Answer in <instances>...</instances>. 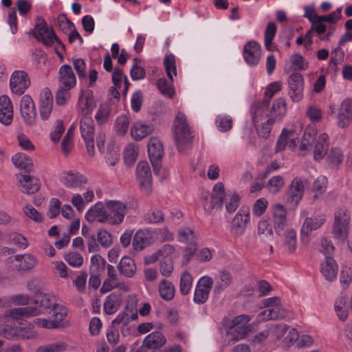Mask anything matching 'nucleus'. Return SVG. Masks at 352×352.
Instances as JSON below:
<instances>
[{"instance_id":"4","label":"nucleus","mask_w":352,"mask_h":352,"mask_svg":"<svg viewBox=\"0 0 352 352\" xmlns=\"http://www.w3.org/2000/svg\"><path fill=\"white\" fill-rule=\"evenodd\" d=\"M80 131L88 154L91 157L94 156L95 154V124L91 116H83L80 118Z\"/></svg>"},{"instance_id":"12","label":"nucleus","mask_w":352,"mask_h":352,"mask_svg":"<svg viewBox=\"0 0 352 352\" xmlns=\"http://www.w3.org/2000/svg\"><path fill=\"white\" fill-rule=\"evenodd\" d=\"M30 79L28 73L23 70L12 72L10 79V87L12 92L18 96L25 93L30 86Z\"/></svg>"},{"instance_id":"34","label":"nucleus","mask_w":352,"mask_h":352,"mask_svg":"<svg viewBox=\"0 0 352 352\" xmlns=\"http://www.w3.org/2000/svg\"><path fill=\"white\" fill-rule=\"evenodd\" d=\"M325 222L323 217H307L301 228V234L308 236L314 230H318Z\"/></svg>"},{"instance_id":"5","label":"nucleus","mask_w":352,"mask_h":352,"mask_svg":"<svg viewBox=\"0 0 352 352\" xmlns=\"http://www.w3.org/2000/svg\"><path fill=\"white\" fill-rule=\"evenodd\" d=\"M138 300L136 295H129L124 311L113 320L112 324L127 325L131 321L137 320L138 318Z\"/></svg>"},{"instance_id":"50","label":"nucleus","mask_w":352,"mask_h":352,"mask_svg":"<svg viewBox=\"0 0 352 352\" xmlns=\"http://www.w3.org/2000/svg\"><path fill=\"white\" fill-rule=\"evenodd\" d=\"M285 184V179L281 175H275L268 180L266 188L270 193L276 194L283 189Z\"/></svg>"},{"instance_id":"57","label":"nucleus","mask_w":352,"mask_h":352,"mask_svg":"<svg viewBox=\"0 0 352 352\" xmlns=\"http://www.w3.org/2000/svg\"><path fill=\"white\" fill-rule=\"evenodd\" d=\"M14 334L23 339H33L37 337L32 324H29L27 327H16L14 329Z\"/></svg>"},{"instance_id":"38","label":"nucleus","mask_w":352,"mask_h":352,"mask_svg":"<svg viewBox=\"0 0 352 352\" xmlns=\"http://www.w3.org/2000/svg\"><path fill=\"white\" fill-rule=\"evenodd\" d=\"M122 302L120 294L112 293L106 297L104 302V312L108 315L115 314L120 308Z\"/></svg>"},{"instance_id":"8","label":"nucleus","mask_w":352,"mask_h":352,"mask_svg":"<svg viewBox=\"0 0 352 352\" xmlns=\"http://www.w3.org/2000/svg\"><path fill=\"white\" fill-rule=\"evenodd\" d=\"M107 209L109 224L115 226L121 224L126 214V206L119 201L109 200L104 202Z\"/></svg>"},{"instance_id":"47","label":"nucleus","mask_w":352,"mask_h":352,"mask_svg":"<svg viewBox=\"0 0 352 352\" xmlns=\"http://www.w3.org/2000/svg\"><path fill=\"white\" fill-rule=\"evenodd\" d=\"M275 122V120L269 117L265 121L254 123L258 135L262 138L267 139L270 134L272 126Z\"/></svg>"},{"instance_id":"52","label":"nucleus","mask_w":352,"mask_h":352,"mask_svg":"<svg viewBox=\"0 0 352 352\" xmlns=\"http://www.w3.org/2000/svg\"><path fill=\"white\" fill-rule=\"evenodd\" d=\"M164 65L168 78L173 82V74L177 75L175 56L172 54H166L164 58Z\"/></svg>"},{"instance_id":"30","label":"nucleus","mask_w":352,"mask_h":352,"mask_svg":"<svg viewBox=\"0 0 352 352\" xmlns=\"http://www.w3.org/2000/svg\"><path fill=\"white\" fill-rule=\"evenodd\" d=\"M153 129V124L138 121L132 126L131 135L133 140L140 141L151 134Z\"/></svg>"},{"instance_id":"58","label":"nucleus","mask_w":352,"mask_h":352,"mask_svg":"<svg viewBox=\"0 0 352 352\" xmlns=\"http://www.w3.org/2000/svg\"><path fill=\"white\" fill-rule=\"evenodd\" d=\"M192 276L188 272L182 273L179 280V292L182 295H186L191 289Z\"/></svg>"},{"instance_id":"20","label":"nucleus","mask_w":352,"mask_h":352,"mask_svg":"<svg viewBox=\"0 0 352 352\" xmlns=\"http://www.w3.org/2000/svg\"><path fill=\"white\" fill-rule=\"evenodd\" d=\"M153 232L148 229L138 230L132 241L133 249L139 252L149 246L153 242Z\"/></svg>"},{"instance_id":"32","label":"nucleus","mask_w":352,"mask_h":352,"mask_svg":"<svg viewBox=\"0 0 352 352\" xmlns=\"http://www.w3.org/2000/svg\"><path fill=\"white\" fill-rule=\"evenodd\" d=\"M19 183L23 193L34 194L40 189L39 180L29 175H21Z\"/></svg>"},{"instance_id":"35","label":"nucleus","mask_w":352,"mask_h":352,"mask_svg":"<svg viewBox=\"0 0 352 352\" xmlns=\"http://www.w3.org/2000/svg\"><path fill=\"white\" fill-rule=\"evenodd\" d=\"M41 311L36 307H25L14 308L10 310L9 316L14 319L19 320L22 318H30L41 314Z\"/></svg>"},{"instance_id":"6","label":"nucleus","mask_w":352,"mask_h":352,"mask_svg":"<svg viewBox=\"0 0 352 352\" xmlns=\"http://www.w3.org/2000/svg\"><path fill=\"white\" fill-rule=\"evenodd\" d=\"M288 95L294 102L301 101L304 97L305 80L298 72L288 74Z\"/></svg>"},{"instance_id":"2","label":"nucleus","mask_w":352,"mask_h":352,"mask_svg":"<svg viewBox=\"0 0 352 352\" xmlns=\"http://www.w3.org/2000/svg\"><path fill=\"white\" fill-rule=\"evenodd\" d=\"M34 37L38 42L47 47L52 46L54 43L65 49L64 44L57 37L54 30L50 28L45 21L41 17L36 19L34 30H32Z\"/></svg>"},{"instance_id":"21","label":"nucleus","mask_w":352,"mask_h":352,"mask_svg":"<svg viewBox=\"0 0 352 352\" xmlns=\"http://www.w3.org/2000/svg\"><path fill=\"white\" fill-rule=\"evenodd\" d=\"M85 219L89 222L98 221L100 223L108 224L109 220L107 209L102 202H98L94 206L91 207L85 214Z\"/></svg>"},{"instance_id":"37","label":"nucleus","mask_w":352,"mask_h":352,"mask_svg":"<svg viewBox=\"0 0 352 352\" xmlns=\"http://www.w3.org/2000/svg\"><path fill=\"white\" fill-rule=\"evenodd\" d=\"M118 269L121 275L131 278L136 273V265L135 261L129 256H123L118 265Z\"/></svg>"},{"instance_id":"44","label":"nucleus","mask_w":352,"mask_h":352,"mask_svg":"<svg viewBox=\"0 0 352 352\" xmlns=\"http://www.w3.org/2000/svg\"><path fill=\"white\" fill-rule=\"evenodd\" d=\"M277 26L274 22H270L267 25L264 32V43L265 48L268 51H275L276 46L273 45L272 41L276 36Z\"/></svg>"},{"instance_id":"62","label":"nucleus","mask_w":352,"mask_h":352,"mask_svg":"<svg viewBox=\"0 0 352 352\" xmlns=\"http://www.w3.org/2000/svg\"><path fill=\"white\" fill-rule=\"evenodd\" d=\"M268 207V201L264 198L261 197L257 199L252 206V214L256 217L262 216Z\"/></svg>"},{"instance_id":"19","label":"nucleus","mask_w":352,"mask_h":352,"mask_svg":"<svg viewBox=\"0 0 352 352\" xmlns=\"http://www.w3.org/2000/svg\"><path fill=\"white\" fill-rule=\"evenodd\" d=\"M269 99L254 102L250 109L253 123H259L270 117Z\"/></svg>"},{"instance_id":"11","label":"nucleus","mask_w":352,"mask_h":352,"mask_svg":"<svg viewBox=\"0 0 352 352\" xmlns=\"http://www.w3.org/2000/svg\"><path fill=\"white\" fill-rule=\"evenodd\" d=\"M214 280L209 276L200 278L196 285L193 301L198 305L204 304L208 299Z\"/></svg>"},{"instance_id":"24","label":"nucleus","mask_w":352,"mask_h":352,"mask_svg":"<svg viewBox=\"0 0 352 352\" xmlns=\"http://www.w3.org/2000/svg\"><path fill=\"white\" fill-rule=\"evenodd\" d=\"M59 86L72 89L76 85V77L72 68L69 65H63L58 71Z\"/></svg>"},{"instance_id":"16","label":"nucleus","mask_w":352,"mask_h":352,"mask_svg":"<svg viewBox=\"0 0 352 352\" xmlns=\"http://www.w3.org/2000/svg\"><path fill=\"white\" fill-rule=\"evenodd\" d=\"M20 112L23 122L28 125H32L36 120V111L34 102L30 95L22 96L20 102Z\"/></svg>"},{"instance_id":"1","label":"nucleus","mask_w":352,"mask_h":352,"mask_svg":"<svg viewBox=\"0 0 352 352\" xmlns=\"http://www.w3.org/2000/svg\"><path fill=\"white\" fill-rule=\"evenodd\" d=\"M173 134L179 151L186 149L192 142L193 136L187 124L186 116L179 112L175 119Z\"/></svg>"},{"instance_id":"39","label":"nucleus","mask_w":352,"mask_h":352,"mask_svg":"<svg viewBox=\"0 0 352 352\" xmlns=\"http://www.w3.org/2000/svg\"><path fill=\"white\" fill-rule=\"evenodd\" d=\"M329 136L327 133H322L318 137L314 151L315 160H322L327 153L329 146Z\"/></svg>"},{"instance_id":"46","label":"nucleus","mask_w":352,"mask_h":352,"mask_svg":"<svg viewBox=\"0 0 352 352\" xmlns=\"http://www.w3.org/2000/svg\"><path fill=\"white\" fill-rule=\"evenodd\" d=\"M250 321V317L248 315L239 316L232 320L234 326H235L234 331H237L240 335L238 336L235 340L237 341L239 339H243L245 337L247 333L246 328L244 327L245 324Z\"/></svg>"},{"instance_id":"54","label":"nucleus","mask_w":352,"mask_h":352,"mask_svg":"<svg viewBox=\"0 0 352 352\" xmlns=\"http://www.w3.org/2000/svg\"><path fill=\"white\" fill-rule=\"evenodd\" d=\"M110 115V106L108 104H100L95 116L97 124L98 125H102L107 123L109 120Z\"/></svg>"},{"instance_id":"45","label":"nucleus","mask_w":352,"mask_h":352,"mask_svg":"<svg viewBox=\"0 0 352 352\" xmlns=\"http://www.w3.org/2000/svg\"><path fill=\"white\" fill-rule=\"evenodd\" d=\"M334 309L337 316L341 321H345L349 316L347 299L345 296H341L336 299Z\"/></svg>"},{"instance_id":"10","label":"nucleus","mask_w":352,"mask_h":352,"mask_svg":"<svg viewBox=\"0 0 352 352\" xmlns=\"http://www.w3.org/2000/svg\"><path fill=\"white\" fill-rule=\"evenodd\" d=\"M272 222L275 232L281 235L287 226V212L283 205L274 204L271 206Z\"/></svg>"},{"instance_id":"33","label":"nucleus","mask_w":352,"mask_h":352,"mask_svg":"<svg viewBox=\"0 0 352 352\" xmlns=\"http://www.w3.org/2000/svg\"><path fill=\"white\" fill-rule=\"evenodd\" d=\"M14 261L16 262L15 267L19 271L30 270L37 264L36 258L30 254L15 255Z\"/></svg>"},{"instance_id":"7","label":"nucleus","mask_w":352,"mask_h":352,"mask_svg":"<svg viewBox=\"0 0 352 352\" xmlns=\"http://www.w3.org/2000/svg\"><path fill=\"white\" fill-rule=\"evenodd\" d=\"M309 184L306 179L295 177L287 190V201L294 206H297L304 195L305 188Z\"/></svg>"},{"instance_id":"64","label":"nucleus","mask_w":352,"mask_h":352,"mask_svg":"<svg viewBox=\"0 0 352 352\" xmlns=\"http://www.w3.org/2000/svg\"><path fill=\"white\" fill-rule=\"evenodd\" d=\"M8 239L10 243H13L19 248L22 250L27 248L29 245L28 239L22 234L17 232H12L9 234Z\"/></svg>"},{"instance_id":"61","label":"nucleus","mask_w":352,"mask_h":352,"mask_svg":"<svg viewBox=\"0 0 352 352\" xmlns=\"http://www.w3.org/2000/svg\"><path fill=\"white\" fill-rule=\"evenodd\" d=\"M327 183V177L322 175L318 177L315 179L313 184V191L316 192L315 198H317L318 195L323 194L326 191Z\"/></svg>"},{"instance_id":"49","label":"nucleus","mask_w":352,"mask_h":352,"mask_svg":"<svg viewBox=\"0 0 352 352\" xmlns=\"http://www.w3.org/2000/svg\"><path fill=\"white\" fill-rule=\"evenodd\" d=\"M316 135L317 131L315 129V127H307L304 131V134L302 138L300 148L301 150L308 149V146H309L312 143L315 142Z\"/></svg>"},{"instance_id":"36","label":"nucleus","mask_w":352,"mask_h":352,"mask_svg":"<svg viewBox=\"0 0 352 352\" xmlns=\"http://www.w3.org/2000/svg\"><path fill=\"white\" fill-rule=\"evenodd\" d=\"M287 112V106L285 98H278L275 100L270 110V118L276 122H280Z\"/></svg>"},{"instance_id":"18","label":"nucleus","mask_w":352,"mask_h":352,"mask_svg":"<svg viewBox=\"0 0 352 352\" xmlns=\"http://www.w3.org/2000/svg\"><path fill=\"white\" fill-rule=\"evenodd\" d=\"M96 103L91 90L82 91L78 100L77 109L82 117L89 116L93 112Z\"/></svg>"},{"instance_id":"51","label":"nucleus","mask_w":352,"mask_h":352,"mask_svg":"<svg viewBox=\"0 0 352 352\" xmlns=\"http://www.w3.org/2000/svg\"><path fill=\"white\" fill-rule=\"evenodd\" d=\"M36 304L45 309L54 308L57 304L55 302L54 297L49 294L39 293L35 296Z\"/></svg>"},{"instance_id":"22","label":"nucleus","mask_w":352,"mask_h":352,"mask_svg":"<svg viewBox=\"0 0 352 352\" xmlns=\"http://www.w3.org/2000/svg\"><path fill=\"white\" fill-rule=\"evenodd\" d=\"M53 107V96L50 90L45 88L40 94L39 114L43 120H48Z\"/></svg>"},{"instance_id":"9","label":"nucleus","mask_w":352,"mask_h":352,"mask_svg":"<svg viewBox=\"0 0 352 352\" xmlns=\"http://www.w3.org/2000/svg\"><path fill=\"white\" fill-rule=\"evenodd\" d=\"M147 146L154 173L158 175L161 168V160L164 154L162 143L159 138L152 137L150 138Z\"/></svg>"},{"instance_id":"29","label":"nucleus","mask_w":352,"mask_h":352,"mask_svg":"<svg viewBox=\"0 0 352 352\" xmlns=\"http://www.w3.org/2000/svg\"><path fill=\"white\" fill-rule=\"evenodd\" d=\"M338 271V266L335 260L332 256H327L320 266V272L324 278L328 281H333L337 277Z\"/></svg>"},{"instance_id":"23","label":"nucleus","mask_w":352,"mask_h":352,"mask_svg":"<svg viewBox=\"0 0 352 352\" xmlns=\"http://www.w3.org/2000/svg\"><path fill=\"white\" fill-rule=\"evenodd\" d=\"M287 315V310L280 304L262 311L257 315L256 320L258 323H260L270 320H281L285 318Z\"/></svg>"},{"instance_id":"40","label":"nucleus","mask_w":352,"mask_h":352,"mask_svg":"<svg viewBox=\"0 0 352 352\" xmlns=\"http://www.w3.org/2000/svg\"><path fill=\"white\" fill-rule=\"evenodd\" d=\"M13 164L18 168L24 170L27 173L33 170L32 160L26 154L19 153L12 157Z\"/></svg>"},{"instance_id":"28","label":"nucleus","mask_w":352,"mask_h":352,"mask_svg":"<svg viewBox=\"0 0 352 352\" xmlns=\"http://www.w3.org/2000/svg\"><path fill=\"white\" fill-rule=\"evenodd\" d=\"M352 120V100H344L338 114V125L341 128H345L349 125Z\"/></svg>"},{"instance_id":"63","label":"nucleus","mask_w":352,"mask_h":352,"mask_svg":"<svg viewBox=\"0 0 352 352\" xmlns=\"http://www.w3.org/2000/svg\"><path fill=\"white\" fill-rule=\"evenodd\" d=\"M97 240L99 244L104 248H109L113 243L112 234L106 230H98Z\"/></svg>"},{"instance_id":"56","label":"nucleus","mask_w":352,"mask_h":352,"mask_svg":"<svg viewBox=\"0 0 352 352\" xmlns=\"http://www.w3.org/2000/svg\"><path fill=\"white\" fill-rule=\"evenodd\" d=\"M129 126V118L125 115H121L115 121L114 129L118 135L124 136L128 131Z\"/></svg>"},{"instance_id":"55","label":"nucleus","mask_w":352,"mask_h":352,"mask_svg":"<svg viewBox=\"0 0 352 352\" xmlns=\"http://www.w3.org/2000/svg\"><path fill=\"white\" fill-rule=\"evenodd\" d=\"M144 220L148 223H160L164 220L163 212L157 208H152L144 214Z\"/></svg>"},{"instance_id":"17","label":"nucleus","mask_w":352,"mask_h":352,"mask_svg":"<svg viewBox=\"0 0 352 352\" xmlns=\"http://www.w3.org/2000/svg\"><path fill=\"white\" fill-rule=\"evenodd\" d=\"M243 55L245 63L249 66H256L261 57V45L256 41H250L248 42L244 45Z\"/></svg>"},{"instance_id":"3","label":"nucleus","mask_w":352,"mask_h":352,"mask_svg":"<svg viewBox=\"0 0 352 352\" xmlns=\"http://www.w3.org/2000/svg\"><path fill=\"white\" fill-rule=\"evenodd\" d=\"M351 214L346 208H339L335 212L334 222L332 229L333 237L340 242L347 238L349 231Z\"/></svg>"},{"instance_id":"25","label":"nucleus","mask_w":352,"mask_h":352,"mask_svg":"<svg viewBox=\"0 0 352 352\" xmlns=\"http://www.w3.org/2000/svg\"><path fill=\"white\" fill-rule=\"evenodd\" d=\"M13 120V106L10 98L3 95L0 96V122L3 125H10Z\"/></svg>"},{"instance_id":"13","label":"nucleus","mask_w":352,"mask_h":352,"mask_svg":"<svg viewBox=\"0 0 352 352\" xmlns=\"http://www.w3.org/2000/svg\"><path fill=\"white\" fill-rule=\"evenodd\" d=\"M136 175L142 190L146 195L152 191V175L147 162L141 161L136 168Z\"/></svg>"},{"instance_id":"48","label":"nucleus","mask_w":352,"mask_h":352,"mask_svg":"<svg viewBox=\"0 0 352 352\" xmlns=\"http://www.w3.org/2000/svg\"><path fill=\"white\" fill-rule=\"evenodd\" d=\"M178 241L186 245H196L197 243L195 233L189 228H184L179 230Z\"/></svg>"},{"instance_id":"31","label":"nucleus","mask_w":352,"mask_h":352,"mask_svg":"<svg viewBox=\"0 0 352 352\" xmlns=\"http://www.w3.org/2000/svg\"><path fill=\"white\" fill-rule=\"evenodd\" d=\"M308 67V62L299 54H292L289 58V64L285 65L284 72L290 74L297 71L305 70Z\"/></svg>"},{"instance_id":"41","label":"nucleus","mask_w":352,"mask_h":352,"mask_svg":"<svg viewBox=\"0 0 352 352\" xmlns=\"http://www.w3.org/2000/svg\"><path fill=\"white\" fill-rule=\"evenodd\" d=\"M233 282V276L232 274L226 270H222L219 271L216 277V285L214 291L220 292L228 288Z\"/></svg>"},{"instance_id":"27","label":"nucleus","mask_w":352,"mask_h":352,"mask_svg":"<svg viewBox=\"0 0 352 352\" xmlns=\"http://www.w3.org/2000/svg\"><path fill=\"white\" fill-rule=\"evenodd\" d=\"M225 198L226 192L224 186L222 182H218L213 187L210 206L208 208L205 206V208L208 210L214 208L221 209L223 207Z\"/></svg>"},{"instance_id":"59","label":"nucleus","mask_w":352,"mask_h":352,"mask_svg":"<svg viewBox=\"0 0 352 352\" xmlns=\"http://www.w3.org/2000/svg\"><path fill=\"white\" fill-rule=\"evenodd\" d=\"M215 123L217 129L221 132L228 131L232 127V119L231 117L226 115L218 116L216 118Z\"/></svg>"},{"instance_id":"53","label":"nucleus","mask_w":352,"mask_h":352,"mask_svg":"<svg viewBox=\"0 0 352 352\" xmlns=\"http://www.w3.org/2000/svg\"><path fill=\"white\" fill-rule=\"evenodd\" d=\"M138 146L135 144H128L124 151V159L128 166L135 163L138 155Z\"/></svg>"},{"instance_id":"42","label":"nucleus","mask_w":352,"mask_h":352,"mask_svg":"<svg viewBox=\"0 0 352 352\" xmlns=\"http://www.w3.org/2000/svg\"><path fill=\"white\" fill-rule=\"evenodd\" d=\"M273 227L266 219L260 220L257 226V233L263 242L271 241L274 239Z\"/></svg>"},{"instance_id":"15","label":"nucleus","mask_w":352,"mask_h":352,"mask_svg":"<svg viewBox=\"0 0 352 352\" xmlns=\"http://www.w3.org/2000/svg\"><path fill=\"white\" fill-rule=\"evenodd\" d=\"M60 182L68 188H81L87 184V178L76 170H67L62 173Z\"/></svg>"},{"instance_id":"14","label":"nucleus","mask_w":352,"mask_h":352,"mask_svg":"<svg viewBox=\"0 0 352 352\" xmlns=\"http://www.w3.org/2000/svg\"><path fill=\"white\" fill-rule=\"evenodd\" d=\"M250 221V210L248 208H241L231 222L230 230L232 233L235 236L243 234Z\"/></svg>"},{"instance_id":"60","label":"nucleus","mask_w":352,"mask_h":352,"mask_svg":"<svg viewBox=\"0 0 352 352\" xmlns=\"http://www.w3.org/2000/svg\"><path fill=\"white\" fill-rule=\"evenodd\" d=\"M172 82L171 81L169 82L166 78H160L157 83L160 91L170 98H172L175 95V91L171 85Z\"/></svg>"},{"instance_id":"26","label":"nucleus","mask_w":352,"mask_h":352,"mask_svg":"<svg viewBox=\"0 0 352 352\" xmlns=\"http://www.w3.org/2000/svg\"><path fill=\"white\" fill-rule=\"evenodd\" d=\"M166 343L164 335L159 331H153L147 335L142 342V346L147 349L157 350L162 348Z\"/></svg>"},{"instance_id":"43","label":"nucleus","mask_w":352,"mask_h":352,"mask_svg":"<svg viewBox=\"0 0 352 352\" xmlns=\"http://www.w3.org/2000/svg\"><path fill=\"white\" fill-rule=\"evenodd\" d=\"M158 289L160 297L166 301L172 300L175 296V286L168 280H162L159 283Z\"/></svg>"}]
</instances>
